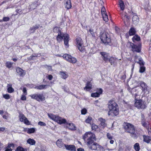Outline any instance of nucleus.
<instances>
[{
    "instance_id": "obj_1",
    "label": "nucleus",
    "mask_w": 151,
    "mask_h": 151,
    "mask_svg": "<svg viewBox=\"0 0 151 151\" xmlns=\"http://www.w3.org/2000/svg\"><path fill=\"white\" fill-rule=\"evenodd\" d=\"M84 139L88 147L92 150H96L98 149H103L102 147L96 142V140L95 135L90 132H87L83 136Z\"/></svg>"
},
{
    "instance_id": "obj_2",
    "label": "nucleus",
    "mask_w": 151,
    "mask_h": 151,
    "mask_svg": "<svg viewBox=\"0 0 151 151\" xmlns=\"http://www.w3.org/2000/svg\"><path fill=\"white\" fill-rule=\"evenodd\" d=\"M109 111L108 113L109 116H116L119 114L118 106L115 101L113 99L109 101L108 103Z\"/></svg>"
},
{
    "instance_id": "obj_3",
    "label": "nucleus",
    "mask_w": 151,
    "mask_h": 151,
    "mask_svg": "<svg viewBox=\"0 0 151 151\" xmlns=\"http://www.w3.org/2000/svg\"><path fill=\"white\" fill-rule=\"evenodd\" d=\"M100 36L101 41L105 45H111V37L109 34L108 32H101Z\"/></svg>"
},
{
    "instance_id": "obj_4",
    "label": "nucleus",
    "mask_w": 151,
    "mask_h": 151,
    "mask_svg": "<svg viewBox=\"0 0 151 151\" xmlns=\"http://www.w3.org/2000/svg\"><path fill=\"white\" fill-rule=\"evenodd\" d=\"M64 38L65 45L68 47L69 46L68 42L69 37L68 34H64L63 32H59L57 37V40L60 42Z\"/></svg>"
},
{
    "instance_id": "obj_5",
    "label": "nucleus",
    "mask_w": 151,
    "mask_h": 151,
    "mask_svg": "<svg viewBox=\"0 0 151 151\" xmlns=\"http://www.w3.org/2000/svg\"><path fill=\"white\" fill-rule=\"evenodd\" d=\"M127 45L129 46V48H131V51L134 52H141V45H137L133 43L128 42Z\"/></svg>"
},
{
    "instance_id": "obj_6",
    "label": "nucleus",
    "mask_w": 151,
    "mask_h": 151,
    "mask_svg": "<svg viewBox=\"0 0 151 151\" xmlns=\"http://www.w3.org/2000/svg\"><path fill=\"white\" fill-rule=\"evenodd\" d=\"M123 127L125 131L131 134H134L135 129L134 126L129 123L125 122L123 124Z\"/></svg>"
},
{
    "instance_id": "obj_7",
    "label": "nucleus",
    "mask_w": 151,
    "mask_h": 151,
    "mask_svg": "<svg viewBox=\"0 0 151 151\" xmlns=\"http://www.w3.org/2000/svg\"><path fill=\"white\" fill-rule=\"evenodd\" d=\"M134 106L138 109H144L147 106L146 103L141 99H135Z\"/></svg>"
},
{
    "instance_id": "obj_8",
    "label": "nucleus",
    "mask_w": 151,
    "mask_h": 151,
    "mask_svg": "<svg viewBox=\"0 0 151 151\" xmlns=\"http://www.w3.org/2000/svg\"><path fill=\"white\" fill-rule=\"evenodd\" d=\"M76 45L78 49L81 52L85 51V47L83 46V41L80 37H78L76 39Z\"/></svg>"
},
{
    "instance_id": "obj_9",
    "label": "nucleus",
    "mask_w": 151,
    "mask_h": 151,
    "mask_svg": "<svg viewBox=\"0 0 151 151\" xmlns=\"http://www.w3.org/2000/svg\"><path fill=\"white\" fill-rule=\"evenodd\" d=\"M29 96L32 99H35L38 101H44L45 99V97L42 94H34L30 95Z\"/></svg>"
},
{
    "instance_id": "obj_10",
    "label": "nucleus",
    "mask_w": 151,
    "mask_h": 151,
    "mask_svg": "<svg viewBox=\"0 0 151 151\" xmlns=\"http://www.w3.org/2000/svg\"><path fill=\"white\" fill-rule=\"evenodd\" d=\"M63 57L64 59H65L67 61L72 63H75L77 61V60L76 58L68 54H64Z\"/></svg>"
},
{
    "instance_id": "obj_11",
    "label": "nucleus",
    "mask_w": 151,
    "mask_h": 151,
    "mask_svg": "<svg viewBox=\"0 0 151 151\" xmlns=\"http://www.w3.org/2000/svg\"><path fill=\"white\" fill-rule=\"evenodd\" d=\"M140 85L142 91L146 94H148L149 89L147 84L143 81H141L140 83Z\"/></svg>"
},
{
    "instance_id": "obj_12",
    "label": "nucleus",
    "mask_w": 151,
    "mask_h": 151,
    "mask_svg": "<svg viewBox=\"0 0 151 151\" xmlns=\"http://www.w3.org/2000/svg\"><path fill=\"white\" fill-rule=\"evenodd\" d=\"M54 121L57 122L60 124L65 123L66 122L65 119H62L61 117L58 116H55Z\"/></svg>"
},
{
    "instance_id": "obj_13",
    "label": "nucleus",
    "mask_w": 151,
    "mask_h": 151,
    "mask_svg": "<svg viewBox=\"0 0 151 151\" xmlns=\"http://www.w3.org/2000/svg\"><path fill=\"white\" fill-rule=\"evenodd\" d=\"M100 54L101 55V57L103 60L106 62H107L109 60V58L108 54L104 52H101Z\"/></svg>"
},
{
    "instance_id": "obj_14",
    "label": "nucleus",
    "mask_w": 151,
    "mask_h": 151,
    "mask_svg": "<svg viewBox=\"0 0 151 151\" xmlns=\"http://www.w3.org/2000/svg\"><path fill=\"white\" fill-rule=\"evenodd\" d=\"M16 71L20 76L23 77L25 74L24 71L22 69L18 67L16 68Z\"/></svg>"
},
{
    "instance_id": "obj_15",
    "label": "nucleus",
    "mask_w": 151,
    "mask_h": 151,
    "mask_svg": "<svg viewBox=\"0 0 151 151\" xmlns=\"http://www.w3.org/2000/svg\"><path fill=\"white\" fill-rule=\"evenodd\" d=\"M65 147L67 150L70 151H76V147L74 145H65Z\"/></svg>"
},
{
    "instance_id": "obj_16",
    "label": "nucleus",
    "mask_w": 151,
    "mask_h": 151,
    "mask_svg": "<svg viewBox=\"0 0 151 151\" xmlns=\"http://www.w3.org/2000/svg\"><path fill=\"white\" fill-rule=\"evenodd\" d=\"M62 139H60L57 140L56 142V144L59 148H62L64 146L65 147V144H64L62 141Z\"/></svg>"
},
{
    "instance_id": "obj_17",
    "label": "nucleus",
    "mask_w": 151,
    "mask_h": 151,
    "mask_svg": "<svg viewBox=\"0 0 151 151\" xmlns=\"http://www.w3.org/2000/svg\"><path fill=\"white\" fill-rule=\"evenodd\" d=\"M99 121L100 122V125L101 127L102 128L105 127L106 124L105 123V120L102 118H100L98 119Z\"/></svg>"
},
{
    "instance_id": "obj_18",
    "label": "nucleus",
    "mask_w": 151,
    "mask_h": 151,
    "mask_svg": "<svg viewBox=\"0 0 151 151\" xmlns=\"http://www.w3.org/2000/svg\"><path fill=\"white\" fill-rule=\"evenodd\" d=\"M39 5L38 2L35 1L29 5V8L31 9H35Z\"/></svg>"
},
{
    "instance_id": "obj_19",
    "label": "nucleus",
    "mask_w": 151,
    "mask_h": 151,
    "mask_svg": "<svg viewBox=\"0 0 151 151\" xmlns=\"http://www.w3.org/2000/svg\"><path fill=\"white\" fill-rule=\"evenodd\" d=\"M92 84L90 82H88L86 83V86L84 88V89L86 91H89L92 88Z\"/></svg>"
},
{
    "instance_id": "obj_20",
    "label": "nucleus",
    "mask_w": 151,
    "mask_h": 151,
    "mask_svg": "<svg viewBox=\"0 0 151 151\" xmlns=\"http://www.w3.org/2000/svg\"><path fill=\"white\" fill-rule=\"evenodd\" d=\"M143 138L144 141L147 143H150L151 140V138L150 136L144 135Z\"/></svg>"
},
{
    "instance_id": "obj_21",
    "label": "nucleus",
    "mask_w": 151,
    "mask_h": 151,
    "mask_svg": "<svg viewBox=\"0 0 151 151\" xmlns=\"http://www.w3.org/2000/svg\"><path fill=\"white\" fill-rule=\"evenodd\" d=\"M48 86L47 85H41L35 87L34 88L39 90L45 89L47 88V86Z\"/></svg>"
},
{
    "instance_id": "obj_22",
    "label": "nucleus",
    "mask_w": 151,
    "mask_h": 151,
    "mask_svg": "<svg viewBox=\"0 0 151 151\" xmlns=\"http://www.w3.org/2000/svg\"><path fill=\"white\" fill-rule=\"evenodd\" d=\"M136 31L134 27H131L129 30V34L130 36L134 35L136 33Z\"/></svg>"
},
{
    "instance_id": "obj_23",
    "label": "nucleus",
    "mask_w": 151,
    "mask_h": 151,
    "mask_svg": "<svg viewBox=\"0 0 151 151\" xmlns=\"http://www.w3.org/2000/svg\"><path fill=\"white\" fill-rule=\"evenodd\" d=\"M65 7L68 9H70L72 7L71 4L70 0H67L65 4Z\"/></svg>"
},
{
    "instance_id": "obj_24",
    "label": "nucleus",
    "mask_w": 151,
    "mask_h": 151,
    "mask_svg": "<svg viewBox=\"0 0 151 151\" xmlns=\"http://www.w3.org/2000/svg\"><path fill=\"white\" fill-rule=\"evenodd\" d=\"M7 91L9 93H11L14 91V89L12 87V85L10 84H7Z\"/></svg>"
},
{
    "instance_id": "obj_25",
    "label": "nucleus",
    "mask_w": 151,
    "mask_h": 151,
    "mask_svg": "<svg viewBox=\"0 0 151 151\" xmlns=\"http://www.w3.org/2000/svg\"><path fill=\"white\" fill-rule=\"evenodd\" d=\"M133 96H134L135 98H136L137 96L138 93L137 89L136 88H133L131 89V91L130 92Z\"/></svg>"
},
{
    "instance_id": "obj_26",
    "label": "nucleus",
    "mask_w": 151,
    "mask_h": 151,
    "mask_svg": "<svg viewBox=\"0 0 151 151\" xmlns=\"http://www.w3.org/2000/svg\"><path fill=\"white\" fill-rule=\"evenodd\" d=\"M27 143L30 144V145H35L36 143V141L34 139H33L29 138L27 140Z\"/></svg>"
},
{
    "instance_id": "obj_27",
    "label": "nucleus",
    "mask_w": 151,
    "mask_h": 151,
    "mask_svg": "<svg viewBox=\"0 0 151 151\" xmlns=\"http://www.w3.org/2000/svg\"><path fill=\"white\" fill-rule=\"evenodd\" d=\"M140 40V37L137 35H134L132 38V41L134 42L135 41H139Z\"/></svg>"
},
{
    "instance_id": "obj_28",
    "label": "nucleus",
    "mask_w": 151,
    "mask_h": 151,
    "mask_svg": "<svg viewBox=\"0 0 151 151\" xmlns=\"http://www.w3.org/2000/svg\"><path fill=\"white\" fill-rule=\"evenodd\" d=\"M138 60L139 61H138L137 62L136 61H135V62H137V63L139 64L140 66H144L145 63L143 61L142 58L140 57H139V58Z\"/></svg>"
},
{
    "instance_id": "obj_29",
    "label": "nucleus",
    "mask_w": 151,
    "mask_h": 151,
    "mask_svg": "<svg viewBox=\"0 0 151 151\" xmlns=\"http://www.w3.org/2000/svg\"><path fill=\"white\" fill-rule=\"evenodd\" d=\"M141 124L143 127L146 128H148L149 124L148 122L146 120L141 121Z\"/></svg>"
},
{
    "instance_id": "obj_30",
    "label": "nucleus",
    "mask_w": 151,
    "mask_h": 151,
    "mask_svg": "<svg viewBox=\"0 0 151 151\" xmlns=\"http://www.w3.org/2000/svg\"><path fill=\"white\" fill-rule=\"evenodd\" d=\"M68 128L71 130L76 129V127L75 125L73 123H69L68 124Z\"/></svg>"
},
{
    "instance_id": "obj_31",
    "label": "nucleus",
    "mask_w": 151,
    "mask_h": 151,
    "mask_svg": "<svg viewBox=\"0 0 151 151\" xmlns=\"http://www.w3.org/2000/svg\"><path fill=\"white\" fill-rule=\"evenodd\" d=\"M60 73L62 78L63 79H66L68 76V75L66 74V73L65 72H60Z\"/></svg>"
},
{
    "instance_id": "obj_32",
    "label": "nucleus",
    "mask_w": 151,
    "mask_h": 151,
    "mask_svg": "<svg viewBox=\"0 0 151 151\" xmlns=\"http://www.w3.org/2000/svg\"><path fill=\"white\" fill-rule=\"evenodd\" d=\"M119 4L120 6L121 9L122 10H124L125 7V5L122 0H120L119 1Z\"/></svg>"
},
{
    "instance_id": "obj_33",
    "label": "nucleus",
    "mask_w": 151,
    "mask_h": 151,
    "mask_svg": "<svg viewBox=\"0 0 151 151\" xmlns=\"http://www.w3.org/2000/svg\"><path fill=\"white\" fill-rule=\"evenodd\" d=\"M39 26L35 25L33 26L30 29V30L31 33H33L35 32V30L39 28Z\"/></svg>"
},
{
    "instance_id": "obj_34",
    "label": "nucleus",
    "mask_w": 151,
    "mask_h": 151,
    "mask_svg": "<svg viewBox=\"0 0 151 151\" xmlns=\"http://www.w3.org/2000/svg\"><path fill=\"white\" fill-rule=\"evenodd\" d=\"M134 148L136 151H139L140 148L139 143H136L134 146Z\"/></svg>"
},
{
    "instance_id": "obj_35",
    "label": "nucleus",
    "mask_w": 151,
    "mask_h": 151,
    "mask_svg": "<svg viewBox=\"0 0 151 151\" xmlns=\"http://www.w3.org/2000/svg\"><path fill=\"white\" fill-rule=\"evenodd\" d=\"M13 64V63L9 61L5 63L6 66L9 68H11Z\"/></svg>"
},
{
    "instance_id": "obj_36",
    "label": "nucleus",
    "mask_w": 151,
    "mask_h": 151,
    "mask_svg": "<svg viewBox=\"0 0 151 151\" xmlns=\"http://www.w3.org/2000/svg\"><path fill=\"white\" fill-rule=\"evenodd\" d=\"M139 21V19L138 16L137 15H134L132 17V21L134 23L137 22Z\"/></svg>"
},
{
    "instance_id": "obj_37",
    "label": "nucleus",
    "mask_w": 151,
    "mask_h": 151,
    "mask_svg": "<svg viewBox=\"0 0 151 151\" xmlns=\"http://www.w3.org/2000/svg\"><path fill=\"white\" fill-rule=\"evenodd\" d=\"M35 55H31L29 58H28V59L29 60H33L36 59V58L38 56V55L35 54Z\"/></svg>"
},
{
    "instance_id": "obj_38",
    "label": "nucleus",
    "mask_w": 151,
    "mask_h": 151,
    "mask_svg": "<svg viewBox=\"0 0 151 151\" xmlns=\"http://www.w3.org/2000/svg\"><path fill=\"white\" fill-rule=\"evenodd\" d=\"M115 60V59L113 57H111L110 58H109L108 61H109V62L110 63L111 65L114 64Z\"/></svg>"
},
{
    "instance_id": "obj_39",
    "label": "nucleus",
    "mask_w": 151,
    "mask_h": 151,
    "mask_svg": "<svg viewBox=\"0 0 151 151\" xmlns=\"http://www.w3.org/2000/svg\"><path fill=\"white\" fill-rule=\"evenodd\" d=\"M102 16L103 19V20L105 22H107L108 21L109 19L108 18V16L106 13L102 14Z\"/></svg>"
},
{
    "instance_id": "obj_40",
    "label": "nucleus",
    "mask_w": 151,
    "mask_h": 151,
    "mask_svg": "<svg viewBox=\"0 0 151 151\" xmlns=\"http://www.w3.org/2000/svg\"><path fill=\"white\" fill-rule=\"evenodd\" d=\"M35 129L34 128L28 129L27 130V132L28 134H31L34 133L35 132Z\"/></svg>"
},
{
    "instance_id": "obj_41",
    "label": "nucleus",
    "mask_w": 151,
    "mask_h": 151,
    "mask_svg": "<svg viewBox=\"0 0 151 151\" xmlns=\"http://www.w3.org/2000/svg\"><path fill=\"white\" fill-rule=\"evenodd\" d=\"M53 32L55 33L61 32H60V28L58 27H55L53 29Z\"/></svg>"
},
{
    "instance_id": "obj_42",
    "label": "nucleus",
    "mask_w": 151,
    "mask_h": 151,
    "mask_svg": "<svg viewBox=\"0 0 151 151\" xmlns=\"http://www.w3.org/2000/svg\"><path fill=\"white\" fill-rule=\"evenodd\" d=\"M145 67L144 66H140L139 72L141 73H143L145 71Z\"/></svg>"
},
{
    "instance_id": "obj_43",
    "label": "nucleus",
    "mask_w": 151,
    "mask_h": 151,
    "mask_svg": "<svg viewBox=\"0 0 151 151\" xmlns=\"http://www.w3.org/2000/svg\"><path fill=\"white\" fill-rule=\"evenodd\" d=\"M25 150L26 151V149H24V148L19 146L17 148L15 151H25Z\"/></svg>"
},
{
    "instance_id": "obj_44",
    "label": "nucleus",
    "mask_w": 151,
    "mask_h": 151,
    "mask_svg": "<svg viewBox=\"0 0 151 151\" xmlns=\"http://www.w3.org/2000/svg\"><path fill=\"white\" fill-rule=\"evenodd\" d=\"M19 117V120L21 122H23L26 117L23 114H21L20 115Z\"/></svg>"
},
{
    "instance_id": "obj_45",
    "label": "nucleus",
    "mask_w": 151,
    "mask_h": 151,
    "mask_svg": "<svg viewBox=\"0 0 151 151\" xmlns=\"http://www.w3.org/2000/svg\"><path fill=\"white\" fill-rule=\"evenodd\" d=\"M91 96L93 97H98L99 96V93L98 92L93 93L91 94Z\"/></svg>"
},
{
    "instance_id": "obj_46",
    "label": "nucleus",
    "mask_w": 151,
    "mask_h": 151,
    "mask_svg": "<svg viewBox=\"0 0 151 151\" xmlns=\"http://www.w3.org/2000/svg\"><path fill=\"white\" fill-rule=\"evenodd\" d=\"M98 128V127L97 125H96L94 124H93L91 125V128L93 130H96V129Z\"/></svg>"
},
{
    "instance_id": "obj_47",
    "label": "nucleus",
    "mask_w": 151,
    "mask_h": 151,
    "mask_svg": "<svg viewBox=\"0 0 151 151\" xmlns=\"http://www.w3.org/2000/svg\"><path fill=\"white\" fill-rule=\"evenodd\" d=\"M92 118L91 117L88 116L85 120V122L87 123H89L91 122Z\"/></svg>"
},
{
    "instance_id": "obj_48",
    "label": "nucleus",
    "mask_w": 151,
    "mask_h": 151,
    "mask_svg": "<svg viewBox=\"0 0 151 151\" xmlns=\"http://www.w3.org/2000/svg\"><path fill=\"white\" fill-rule=\"evenodd\" d=\"M48 116L49 118L54 120L55 117L56 115L52 114H48Z\"/></svg>"
},
{
    "instance_id": "obj_49",
    "label": "nucleus",
    "mask_w": 151,
    "mask_h": 151,
    "mask_svg": "<svg viewBox=\"0 0 151 151\" xmlns=\"http://www.w3.org/2000/svg\"><path fill=\"white\" fill-rule=\"evenodd\" d=\"M38 124L41 126H45L46 125V124L45 123L41 121L38 122Z\"/></svg>"
},
{
    "instance_id": "obj_50",
    "label": "nucleus",
    "mask_w": 151,
    "mask_h": 151,
    "mask_svg": "<svg viewBox=\"0 0 151 151\" xmlns=\"http://www.w3.org/2000/svg\"><path fill=\"white\" fill-rule=\"evenodd\" d=\"M87 110L86 109L84 108L81 110V114H85L87 113Z\"/></svg>"
},
{
    "instance_id": "obj_51",
    "label": "nucleus",
    "mask_w": 151,
    "mask_h": 151,
    "mask_svg": "<svg viewBox=\"0 0 151 151\" xmlns=\"http://www.w3.org/2000/svg\"><path fill=\"white\" fill-rule=\"evenodd\" d=\"M3 97L5 99H8L10 98L9 95L8 94H4L3 95Z\"/></svg>"
},
{
    "instance_id": "obj_52",
    "label": "nucleus",
    "mask_w": 151,
    "mask_h": 151,
    "mask_svg": "<svg viewBox=\"0 0 151 151\" xmlns=\"http://www.w3.org/2000/svg\"><path fill=\"white\" fill-rule=\"evenodd\" d=\"M102 14H106L105 8L104 7H103L101 9Z\"/></svg>"
},
{
    "instance_id": "obj_53",
    "label": "nucleus",
    "mask_w": 151,
    "mask_h": 151,
    "mask_svg": "<svg viewBox=\"0 0 151 151\" xmlns=\"http://www.w3.org/2000/svg\"><path fill=\"white\" fill-rule=\"evenodd\" d=\"M23 122H24L25 124L27 125H29L30 124L29 121L28 120L27 118L26 117H25V119L24 120V121Z\"/></svg>"
},
{
    "instance_id": "obj_54",
    "label": "nucleus",
    "mask_w": 151,
    "mask_h": 151,
    "mask_svg": "<svg viewBox=\"0 0 151 151\" xmlns=\"http://www.w3.org/2000/svg\"><path fill=\"white\" fill-rule=\"evenodd\" d=\"M21 100L22 101H25L26 100V97L24 95H22L21 99Z\"/></svg>"
},
{
    "instance_id": "obj_55",
    "label": "nucleus",
    "mask_w": 151,
    "mask_h": 151,
    "mask_svg": "<svg viewBox=\"0 0 151 151\" xmlns=\"http://www.w3.org/2000/svg\"><path fill=\"white\" fill-rule=\"evenodd\" d=\"M9 18L7 17H4L3 18V19H2L3 21L4 22H6L8 21L9 20Z\"/></svg>"
},
{
    "instance_id": "obj_56",
    "label": "nucleus",
    "mask_w": 151,
    "mask_h": 151,
    "mask_svg": "<svg viewBox=\"0 0 151 151\" xmlns=\"http://www.w3.org/2000/svg\"><path fill=\"white\" fill-rule=\"evenodd\" d=\"M89 32L93 36H94L95 33L94 32V30L92 29H91L89 30Z\"/></svg>"
},
{
    "instance_id": "obj_57",
    "label": "nucleus",
    "mask_w": 151,
    "mask_h": 151,
    "mask_svg": "<svg viewBox=\"0 0 151 151\" xmlns=\"http://www.w3.org/2000/svg\"><path fill=\"white\" fill-rule=\"evenodd\" d=\"M146 120L145 118V116L144 114L141 113V121H145Z\"/></svg>"
},
{
    "instance_id": "obj_58",
    "label": "nucleus",
    "mask_w": 151,
    "mask_h": 151,
    "mask_svg": "<svg viewBox=\"0 0 151 151\" xmlns=\"http://www.w3.org/2000/svg\"><path fill=\"white\" fill-rule=\"evenodd\" d=\"M14 145L13 143H8V144L7 147L9 148H10L11 147H14Z\"/></svg>"
},
{
    "instance_id": "obj_59",
    "label": "nucleus",
    "mask_w": 151,
    "mask_h": 151,
    "mask_svg": "<svg viewBox=\"0 0 151 151\" xmlns=\"http://www.w3.org/2000/svg\"><path fill=\"white\" fill-rule=\"evenodd\" d=\"M107 138L109 139H111L113 138L111 135L109 133H107Z\"/></svg>"
},
{
    "instance_id": "obj_60",
    "label": "nucleus",
    "mask_w": 151,
    "mask_h": 151,
    "mask_svg": "<svg viewBox=\"0 0 151 151\" xmlns=\"http://www.w3.org/2000/svg\"><path fill=\"white\" fill-rule=\"evenodd\" d=\"M97 91L99 93V95L102 93L103 90L101 88L98 89Z\"/></svg>"
},
{
    "instance_id": "obj_61",
    "label": "nucleus",
    "mask_w": 151,
    "mask_h": 151,
    "mask_svg": "<svg viewBox=\"0 0 151 151\" xmlns=\"http://www.w3.org/2000/svg\"><path fill=\"white\" fill-rule=\"evenodd\" d=\"M23 92L25 94V95H26L27 94V89L26 87H24L23 89Z\"/></svg>"
},
{
    "instance_id": "obj_62",
    "label": "nucleus",
    "mask_w": 151,
    "mask_h": 151,
    "mask_svg": "<svg viewBox=\"0 0 151 151\" xmlns=\"http://www.w3.org/2000/svg\"><path fill=\"white\" fill-rule=\"evenodd\" d=\"M53 78L52 76L51 75H49L47 77V78L49 80H52V78Z\"/></svg>"
},
{
    "instance_id": "obj_63",
    "label": "nucleus",
    "mask_w": 151,
    "mask_h": 151,
    "mask_svg": "<svg viewBox=\"0 0 151 151\" xmlns=\"http://www.w3.org/2000/svg\"><path fill=\"white\" fill-rule=\"evenodd\" d=\"M5 129L4 127H0V132H3L5 130Z\"/></svg>"
},
{
    "instance_id": "obj_64",
    "label": "nucleus",
    "mask_w": 151,
    "mask_h": 151,
    "mask_svg": "<svg viewBox=\"0 0 151 151\" xmlns=\"http://www.w3.org/2000/svg\"><path fill=\"white\" fill-rule=\"evenodd\" d=\"M78 151H84V149L81 148H80L77 149Z\"/></svg>"
}]
</instances>
